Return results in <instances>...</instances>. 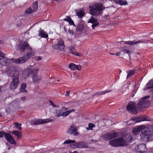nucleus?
Masks as SVG:
<instances>
[{
    "label": "nucleus",
    "mask_w": 153,
    "mask_h": 153,
    "mask_svg": "<svg viewBox=\"0 0 153 153\" xmlns=\"http://www.w3.org/2000/svg\"><path fill=\"white\" fill-rule=\"evenodd\" d=\"M11 149V147H8V150H10Z\"/></svg>",
    "instance_id": "obj_55"
},
{
    "label": "nucleus",
    "mask_w": 153,
    "mask_h": 153,
    "mask_svg": "<svg viewBox=\"0 0 153 153\" xmlns=\"http://www.w3.org/2000/svg\"><path fill=\"white\" fill-rule=\"evenodd\" d=\"M70 92V91H67L66 94H65L66 96H68L69 95V93Z\"/></svg>",
    "instance_id": "obj_51"
},
{
    "label": "nucleus",
    "mask_w": 153,
    "mask_h": 153,
    "mask_svg": "<svg viewBox=\"0 0 153 153\" xmlns=\"http://www.w3.org/2000/svg\"><path fill=\"white\" fill-rule=\"evenodd\" d=\"M1 116V114L0 113V117Z\"/></svg>",
    "instance_id": "obj_59"
},
{
    "label": "nucleus",
    "mask_w": 153,
    "mask_h": 153,
    "mask_svg": "<svg viewBox=\"0 0 153 153\" xmlns=\"http://www.w3.org/2000/svg\"><path fill=\"white\" fill-rule=\"evenodd\" d=\"M39 36L42 38H47L48 37V34L44 30L40 29L39 32Z\"/></svg>",
    "instance_id": "obj_18"
},
{
    "label": "nucleus",
    "mask_w": 153,
    "mask_h": 153,
    "mask_svg": "<svg viewBox=\"0 0 153 153\" xmlns=\"http://www.w3.org/2000/svg\"><path fill=\"white\" fill-rule=\"evenodd\" d=\"M68 109V108L65 107H63L62 108V110H66Z\"/></svg>",
    "instance_id": "obj_50"
},
{
    "label": "nucleus",
    "mask_w": 153,
    "mask_h": 153,
    "mask_svg": "<svg viewBox=\"0 0 153 153\" xmlns=\"http://www.w3.org/2000/svg\"><path fill=\"white\" fill-rule=\"evenodd\" d=\"M112 2H114L116 4H118L119 0H111Z\"/></svg>",
    "instance_id": "obj_49"
},
{
    "label": "nucleus",
    "mask_w": 153,
    "mask_h": 153,
    "mask_svg": "<svg viewBox=\"0 0 153 153\" xmlns=\"http://www.w3.org/2000/svg\"><path fill=\"white\" fill-rule=\"evenodd\" d=\"M14 125H15V127L17 128L19 130H21V124L20 123H14Z\"/></svg>",
    "instance_id": "obj_38"
},
{
    "label": "nucleus",
    "mask_w": 153,
    "mask_h": 153,
    "mask_svg": "<svg viewBox=\"0 0 153 153\" xmlns=\"http://www.w3.org/2000/svg\"><path fill=\"white\" fill-rule=\"evenodd\" d=\"M1 41L0 40V43H1Z\"/></svg>",
    "instance_id": "obj_60"
},
{
    "label": "nucleus",
    "mask_w": 153,
    "mask_h": 153,
    "mask_svg": "<svg viewBox=\"0 0 153 153\" xmlns=\"http://www.w3.org/2000/svg\"><path fill=\"white\" fill-rule=\"evenodd\" d=\"M56 113H57L56 116L59 117L61 116H62V113L61 111L60 110H57Z\"/></svg>",
    "instance_id": "obj_41"
},
{
    "label": "nucleus",
    "mask_w": 153,
    "mask_h": 153,
    "mask_svg": "<svg viewBox=\"0 0 153 153\" xmlns=\"http://www.w3.org/2000/svg\"><path fill=\"white\" fill-rule=\"evenodd\" d=\"M74 153H78V152L77 151H75L73 152Z\"/></svg>",
    "instance_id": "obj_53"
},
{
    "label": "nucleus",
    "mask_w": 153,
    "mask_h": 153,
    "mask_svg": "<svg viewBox=\"0 0 153 153\" xmlns=\"http://www.w3.org/2000/svg\"><path fill=\"white\" fill-rule=\"evenodd\" d=\"M136 105V104L134 102H130L127 105V109L129 112L136 114L138 112Z\"/></svg>",
    "instance_id": "obj_7"
},
{
    "label": "nucleus",
    "mask_w": 153,
    "mask_h": 153,
    "mask_svg": "<svg viewBox=\"0 0 153 153\" xmlns=\"http://www.w3.org/2000/svg\"><path fill=\"white\" fill-rule=\"evenodd\" d=\"M110 91H111V90H105V91H100V92H99L98 93V94L99 95L103 94H104L105 93H108V92H110Z\"/></svg>",
    "instance_id": "obj_39"
},
{
    "label": "nucleus",
    "mask_w": 153,
    "mask_h": 153,
    "mask_svg": "<svg viewBox=\"0 0 153 153\" xmlns=\"http://www.w3.org/2000/svg\"><path fill=\"white\" fill-rule=\"evenodd\" d=\"M142 42V41H139L136 42H134L132 41H126L124 42V43L130 45H133L140 43Z\"/></svg>",
    "instance_id": "obj_30"
},
{
    "label": "nucleus",
    "mask_w": 153,
    "mask_h": 153,
    "mask_svg": "<svg viewBox=\"0 0 153 153\" xmlns=\"http://www.w3.org/2000/svg\"><path fill=\"white\" fill-rule=\"evenodd\" d=\"M84 28V26L82 24H79L76 28V30L77 31L81 32Z\"/></svg>",
    "instance_id": "obj_27"
},
{
    "label": "nucleus",
    "mask_w": 153,
    "mask_h": 153,
    "mask_svg": "<svg viewBox=\"0 0 153 153\" xmlns=\"http://www.w3.org/2000/svg\"><path fill=\"white\" fill-rule=\"evenodd\" d=\"M109 134L111 139L117 137L118 135V133L114 131L110 133Z\"/></svg>",
    "instance_id": "obj_26"
},
{
    "label": "nucleus",
    "mask_w": 153,
    "mask_h": 153,
    "mask_svg": "<svg viewBox=\"0 0 153 153\" xmlns=\"http://www.w3.org/2000/svg\"><path fill=\"white\" fill-rule=\"evenodd\" d=\"M118 4L121 6L124 5H127V3L126 0H119Z\"/></svg>",
    "instance_id": "obj_33"
},
{
    "label": "nucleus",
    "mask_w": 153,
    "mask_h": 153,
    "mask_svg": "<svg viewBox=\"0 0 153 153\" xmlns=\"http://www.w3.org/2000/svg\"><path fill=\"white\" fill-rule=\"evenodd\" d=\"M153 88V80H152L149 81L146 84L144 88L145 90Z\"/></svg>",
    "instance_id": "obj_20"
},
{
    "label": "nucleus",
    "mask_w": 153,
    "mask_h": 153,
    "mask_svg": "<svg viewBox=\"0 0 153 153\" xmlns=\"http://www.w3.org/2000/svg\"><path fill=\"white\" fill-rule=\"evenodd\" d=\"M69 33L71 35V36H73L74 34V32L72 30H69L68 31Z\"/></svg>",
    "instance_id": "obj_46"
},
{
    "label": "nucleus",
    "mask_w": 153,
    "mask_h": 153,
    "mask_svg": "<svg viewBox=\"0 0 153 153\" xmlns=\"http://www.w3.org/2000/svg\"><path fill=\"white\" fill-rule=\"evenodd\" d=\"M49 102L50 103L51 105L53 107V108H59V106H57V105H56L51 101H49Z\"/></svg>",
    "instance_id": "obj_42"
},
{
    "label": "nucleus",
    "mask_w": 153,
    "mask_h": 153,
    "mask_svg": "<svg viewBox=\"0 0 153 153\" xmlns=\"http://www.w3.org/2000/svg\"><path fill=\"white\" fill-rule=\"evenodd\" d=\"M60 81V80H59V79L57 80V81H58V82H59V81Z\"/></svg>",
    "instance_id": "obj_58"
},
{
    "label": "nucleus",
    "mask_w": 153,
    "mask_h": 153,
    "mask_svg": "<svg viewBox=\"0 0 153 153\" xmlns=\"http://www.w3.org/2000/svg\"><path fill=\"white\" fill-rule=\"evenodd\" d=\"M116 55L117 56H120V53L119 52H117L116 53Z\"/></svg>",
    "instance_id": "obj_52"
},
{
    "label": "nucleus",
    "mask_w": 153,
    "mask_h": 153,
    "mask_svg": "<svg viewBox=\"0 0 153 153\" xmlns=\"http://www.w3.org/2000/svg\"><path fill=\"white\" fill-rule=\"evenodd\" d=\"M103 10L102 6L98 4H95L89 7L90 13L95 16L99 15Z\"/></svg>",
    "instance_id": "obj_3"
},
{
    "label": "nucleus",
    "mask_w": 153,
    "mask_h": 153,
    "mask_svg": "<svg viewBox=\"0 0 153 153\" xmlns=\"http://www.w3.org/2000/svg\"><path fill=\"white\" fill-rule=\"evenodd\" d=\"M27 87V84L25 83H22V84L20 88V91L21 92L26 93L27 92V91L25 89Z\"/></svg>",
    "instance_id": "obj_22"
},
{
    "label": "nucleus",
    "mask_w": 153,
    "mask_h": 153,
    "mask_svg": "<svg viewBox=\"0 0 153 153\" xmlns=\"http://www.w3.org/2000/svg\"><path fill=\"white\" fill-rule=\"evenodd\" d=\"M13 80L10 85V88L14 90L16 89L19 83V72L18 71H15L12 76Z\"/></svg>",
    "instance_id": "obj_4"
},
{
    "label": "nucleus",
    "mask_w": 153,
    "mask_h": 153,
    "mask_svg": "<svg viewBox=\"0 0 153 153\" xmlns=\"http://www.w3.org/2000/svg\"><path fill=\"white\" fill-rule=\"evenodd\" d=\"M15 101H14V102H12V104H13L14 103H15Z\"/></svg>",
    "instance_id": "obj_57"
},
{
    "label": "nucleus",
    "mask_w": 153,
    "mask_h": 153,
    "mask_svg": "<svg viewBox=\"0 0 153 153\" xmlns=\"http://www.w3.org/2000/svg\"><path fill=\"white\" fill-rule=\"evenodd\" d=\"M2 86H0V91H1V88H2Z\"/></svg>",
    "instance_id": "obj_54"
},
{
    "label": "nucleus",
    "mask_w": 153,
    "mask_h": 153,
    "mask_svg": "<svg viewBox=\"0 0 153 153\" xmlns=\"http://www.w3.org/2000/svg\"><path fill=\"white\" fill-rule=\"evenodd\" d=\"M6 134L4 132V131H0V138L3 137Z\"/></svg>",
    "instance_id": "obj_44"
},
{
    "label": "nucleus",
    "mask_w": 153,
    "mask_h": 153,
    "mask_svg": "<svg viewBox=\"0 0 153 153\" xmlns=\"http://www.w3.org/2000/svg\"><path fill=\"white\" fill-rule=\"evenodd\" d=\"M38 7V3L37 2H35L33 4L32 8H31L32 9L33 11L35 12L36 11Z\"/></svg>",
    "instance_id": "obj_31"
},
{
    "label": "nucleus",
    "mask_w": 153,
    "mask_h": 153,
    "mask_svg": "<svg viewBox=\"0 0 153 153\" xmlns=\"http://www.w3.org/2000/svg\"><path fill=\"white\" fill-rule=\"evenodd\" d=\"M121 51L123 52L124 53H128L129 56H130V55L131 53V51H129L125 47L121 48Z\"/></svg>",
    "instance_id": "obj_28"
},
{
    "label": "nucleus",
    "mask_w": 153,
    "mask_h": 153,
    "mask_svg": "<svg viewBox=\"0 0 153 153\" xmlns=\"http://www.w3.org/2000/svg\"><path fill=\"white\" fill-rule=\"evenodd\" d=\"M110 54L111 55H114V53H110Z\"/></svg>",
    "instance_id": "obj_56"
},
{
    "label": "nucleus",
    "mask_w": 153,
    "mask_h": 153,
    "mask_svg": "<svg viewBox=\"0 0 153 153\" xmlns=\"http://www.w3.org/2000/svg\"><path fill=\"white\" fill-rule=\"evenodd\" d=\"M136 72V70L134 69V70H130L127 72L128 75L127 76L126 78L127 79L129 77H130L133 75L134 73Z\"/></svg>",
    "instance_id": "obj_24"
},
{
    "label": "nucleus",
    "mask_w": 153,
    "mask_h": 153,
    "mask_svg": "<svg viewBox=\"0 0 153 153\" xmlns=\"http://www.w3.org/2000/svg\"><path fill=\"white\" fill-rule=\"evenodd\" d=\"M88 23H90L92 24V27L93 29H94L95 27L98 26L99 24V23L97 21V19L93 17H91V18L89 19Z\"/></svg>",
    "instance_id": "obj_13"
},
{
    "label": "nucleus",
    "mask_w": 153,
    "mask_h": 153,
    "mask_svg": "<svg viewBox=\"0 0 153 153\" xmlns=\"http://www.w3.org/2000/svg\"><path fill=\"white\" fill-rule=\"evenodd\" d=\"M145 121H152L153 119L152 118L145 116H140L139 117H136L134 119H131L129 121L131 123L129 124H128L129 125L131 124H134L136 123Z\"/></svg>",
    "instance_id": "obj_6"
},
{
    "label": "nucleus",
    "mask_w": 153,
    "mask_h": 153,
    "mask_svg": "<svg viewBox=\"0 0 153 153\" xmlns=\"http://www.w3.org/2000/svg\"><path fill=\"white\" fill-rule=\"evenodd\" d=\"M145 128L144 125H141L137 126V128L133 129L132 132L134 135L137 134L140 132L142 131Z\"/></svg>",
    "instance_id": "obj_14"
},
{
    "label": "nucleus",
    "mask_w": 153,
    "mask_h": 153,
    "mask_svg": "<svg viewBox=\"0 0 153 153\" xmlns=\"http://www.w3.org/2000/svg\"><path fill=\"white\" fill-rule=\"evenodd\" d=\"M22 25L21 21L19 20V22L16 24V25L18 27H20Z\"/></svg>",
    "instance_id": "obj_48"
},
{
    "label": "nucleus",
    "mask_w": 153,
    "mask_h": 153,
    "mask_svg": "<svg viewBox=\"0 0 153 153\" xmlns=\"http://www.w3.org/2000/svg\"><path fill=\"white\" fill-rule=\"evenodd\" d=\"M26 99V98L25 97H22L20 99L19 102H23Z\"/></svg>",
    "instance_id": "obj_45"
},
{
    "label": "nucleus",
    "mask_w": 153,
    "mask_h": 153,
    "mask_svg": "<svg viewBox=\"0 0 153 153\" xmlns=\"http://www.w3.org/2000/svg\"><path fill=\"white\" fill-rule=\"evenodd\" d=\"M5 138L7 141L12 144L16 145V143L13 138L8 133H6L5 134Z\"/></svg>",
    "instance_id": "obj_12"
},
{
    "label": "nucleus",
    "mask_w": 153,
    "mask_h": 153,
    "mask_svg": "<svg viewBox=\"0 0 153 153\" xmlns=\"http://www.w3.org/2000/svg\"><path fill=\"white\" fill-rule=\"evenodd\" d=\"M34 12L32 9L31 7H29L25 10V13L26 14H29Z\"/></svg>",
    "instance_id": "obj_37"
},
{
    "label": "nucleus",
    "mask_w": 153,
    "mask_h": 153,
    "mask_svg": "<svg viewBox=\"0 0 153 153\" xmlns=\"http://www.w3.org/2000/svg\"><path fill=\"white\" fill-rule=\"evenodd\" d=\"M69 67L71 70H80L81 69V66L80 65H76L74 63H70L69 64Z\"/></svg>",
    "instance_id": "obj_17"
},
{
    "label": "nucleus",
    "mask_w": 153,
    "mask_h": 153,
    "mask_svg": "<svg viewBox=\"0 0 153 153\" xmlns=\"http://www.w3.org/2000/svg\"><path fill=\"white\" fill-rule=\"evenodd\" d=\"M75 111L74 109H71L69 110L64 111L62 113V116L63 117H66L69 115L71 113L74 111Z\"/></svg>",
    "instance_id": "obj_29"
},
{
    "label": "nucleus",
    "mask_w": 153,
    "mask_h": 153,
    "mask_svg": "<svg viewBox=\"0 0 153 153\" xmlns=\"http://www.w3.org/2000/svg\"><path fill=\"white\" fill-rule=\"evenodd\" d=\"M52 120H53L50 119H36L31 120L30 121V123L32 125H36L41 124L45 123Z\"/></svg>",
    "instance_id": "obj_9"
},
{
    "label": "nucleus",
    "mask_w": 153,
    "mask_h": 153,
    "mask_svg": "<svg viewBox=\"0 0 153 153\" xmlns=\"http://www.w3.org/2000/svg\"><path fill=\"white\" fill-rule=\"evenodd\" d=\"M133 139L130 134H127L122 138H118L111 140L109 144L114 147H119L126 146Z\"/></svg>",
    "instance_id": "obj_2"
},
{
    "label": "nucleus",
    "mask_w": 153,
    "mask_h": 153,
    "mask_svg": "<svg viewBox=\"0 0 153 153\" xmlns=\"http://www.w3.org/2000/svg\"><path fill=\"white\" fill-rule=\"evenodd\" d=\"M149 96H147L142 98L138 104L137 105L138 108L141 109L143 108H147L148 107L150 102L147 100V99L149 98Z\"/></svg>",
    "instance_id": "obj_5"
},
{
    "label": "nucleus",
    "mask_w": 153,
    "mask_h": 153,
    "mask_svg": "<svg viewBox=\"0 0 153 153\" xmlns=\"http://www.w3.org/2000/svg\"><path fill=\"white\" fill-rule=\"evenodd\" d=\"M95 126V125L92 123H89L88 124V128H87L88 130H92V128Z\"/></svg>",
    "instance_id": "obj_40"
},
{
    "label": "nucleus",
    "mask_w": 153,
    "mask_h": 153,
    "mask_svg": "<svg viewBox=\"0 0 153 153\" xmlns=\"http://www.w3.org/2000/svg\"><path fill=\"white\" fill-rule=\"evenodd\" d=\"M146 149V146L145 144H140L137 145L134 148V150L140 153H143Z\"/></svg>",
    "instance_id": "obj_11"
},
{
    "label": "nucleus",
    "mask_w": 153,
    "mask_h": 153,
    "mask_svg": "<svg viewBox=\"0 0 153 153\" xmlns=\"http://www.w3.org/2000/svg\"><path fill=\"white\" fill-rule=\"evenodd\" d=\"M42 57L40 56H38L36 58V61H39V60H41L42 59Z\"/></svg>",
    "instance_id": "obj_47"
},
{
    "label": "nucleus",
    "mask_w": 153,
    "mask_h": 153,
    "mask_svg": "<svg viewBox=\"0 0 153 153\" xmlns=\"http://www.w3.org/2000/svg\"><path fill=\"white\" fill-rule=\"evenodd\" d=\"M76 131L75 126H71L68 130L67 133L69 134H73L74 136H77L78 134V133Z\"/></svg>",
    "instance_id": "obj_16"
},
{
    "label": "nucleus",
    "mask_w": 153,
    "mask_h": 153,
    "mask_svg": "<svg viewBox=\"0 0 153 153\" xmlns=\"http://www.w3.org/2000/svg\"><path fill=\"white\" fill-rule=\"evenodd\" d=\"M18 48L21 51L26 52V56L18 59L12 58L8 59L7 58L4 57L3 54L0 51V64L2 66H6L8 64V62L10 61L16 64L23 63L34 54V51L29 46L27 41L21 42L18 46Z\"/></svg>",
    "instance_id": "obj_1"
},
{
    "label": "nucleus",
    "mask_w": 153,
    "mask_h": 153,
    "mask_svg": "<svg viewBox=\"0 0 153 153\" xmlns=\"http://www.w3.org/2000/svg\"><path fill=\"white\" fill-rule=\"evenodd\" d=\"M56 41L57 44L53 45L52 47L53 49L55 50L59 49L60 51L63 50L65 47L64 42L58 40H57Z\"/></svg>",
    "instance_id": "obj_10"
},
{
    "label": "nucleus",
    "mask_w": 153,
    "mask_h": 153,
    "mask_svg": "<svg viewBox=\"0 0 153 153\" xmlns=\"http://www.w3.org/2000/svg\"><path fill=\"white\" fill-rule=\"evenodd\" d=\"M27 69L29 73L27 74V76H24V73H23V76L26 78L29 76L30 73L32 74V75L34 74V73H35L39 70V66L37 65H34L33 66L30 65L27 68Z\"/></svg>",
    "instance_id": "obj_8"
},
{
    "label": "nucleus",
    "mask_w": 153,
    "mask_h": 153,
    "mask_svg": "<svg viewBox=\"0 0 153 153\" xmlns=\"http://www.w3.org/2000/svg\"><path fill=\"white\" fill-rule=\"evenodd\" d=\"M151 135L149 132L146 131H144L140 134L141 139L145 141L149 140Z\"/></svg>",
    "instance_id": "obj_15"
},
{
    "label": "nucleus",
    "mask_w": 153,
    "mask_h": 153,
    "mask_svg": "<svg viewBox=\"0 0 153 153\" xmlns=\"http://www.w3.org/2000/svg\"><path fill=\"white\" fill-rule=\"evenodd\" d=\"M32 79L34 83H36L39 82L41 79V78L36 74L32 75Z\"/></svg>",
    "instance_id": "obj_21"
},
{
    "label": "nucleus",
    "mask_w": 153,
    "mask_h": 153,
    "mask_svg": "<svg viewBox=\"0 0 153 153\" xmlns=\"http://www.w3.org/2000/svg\"><path fill=\"white\" fill-rule=\"evenodd\" d=\"M76 146L77 148L85 147L86 146L85 143L84 142H80L79 143H76Z\"/></svg>",
    "instance_id": "obj_23"
},
{
    "label": "nucleus",
    "mask_w": 153,
    "mask_h": 153,
    "mask_svg": "<svg viewBox=\"0 0 153 153\" xmlns=\"http://www.w3.org/2000/svg\"><path fill=\"white\" fill-rule=\"evenodd\" d=\"M101 137H102L105 140H109L111 139L109 133L108 134L105 133L102 135Z\"/></svg>",
    "instance_id": "obj_25"
},
{
    "label": "nucleus",
    "mask_w": 153,
    "mask_h": 153,
    "mask_svg": "<svg viewBox=\"0 0 153 153\" xmlns=\"http://www.w3.org/2000/svg\"><path fill=\"white\" fill-rule=\"evenodd\" d=\"M76 141L73 140H66L63 142V144H68L70 143H75Z\"/></svg>",
    "instance_id": "obj_34"
},
{
    "label": "nucleus",
    "mask_w": 153,
    "mask_h": 153,
    "mask_svg": "<svg viewBox=\"0 0 153 153\" xmlns=\"http://www.w3.org/2000/svg\"><path fill=\"white\" fill-rule=\"evenodd\" d=\"M70 147L74 149L76 148V143L74 144H71L70 145Z\"/></svg>",
    "instance_id": "obj_43"
},
{
    "label": "nucleus",
    "mask_w": 153,
    "mask_h": 153,
    "mask_svg": "<svg viewBox=\"0 0 153 153\" xmlns=\"http://www.w3.org/2000/svg\"><path fill=\"white\" fill-rule=\"evenodd\" d=\"M76 12V15L79 18H82L84 16V11L83 9L77 10Z\"/></svg>",
    "instance_id": "obj_19"
},
{
    "label": "nucleus",
    "mask_w": 153,
    "mask_h": 153,
    "mask_svg": "<svg viewBox=\"0 0 153 153\" xmlns=\"http://www.w3.org/2000/svg\"><path fill=\"white\" fill-rule=\"evenodd\" d=\"M12 134L16 136L18 138H20L21 137V134L18 131H14L12 132Z\"/></svg>",
    "instance_id": "obj_32"
},
{
    "label": "nucleus",
    "mask_w": 153,
    "mask_h": 153,
    "mask_svg": "<svg viewBox=\"0 0 153 153\" xmlns=\"http://www.w3.org/2000/svg\"><path fill=\"white\" fill-rule=\"evenodd\" d=\"M64 20L65 21H67L68 22L69 24L71 25H74V22L71 19V18L70 17H69L68 19H64Z\"/></svg>",
    "instance_id": "obj_36"
},
{
    "label": "nucleus",
    "mask_w": 153,
    "mask_h": 153,
    "mask_svg": "<svg viewBox=\"0 0 153 153\" xmlns=\"http://www.w3.org/2000/svg\"><path fill=\"white\" fill-rule=\"evenodd\" d=\"M71 53L74 55L76 56H79L81 55L80 53H77L76 52L75 49L73 48L71 50Z\"/></svg>",
    "instance_id": "obj_35"
}]
</instances>
